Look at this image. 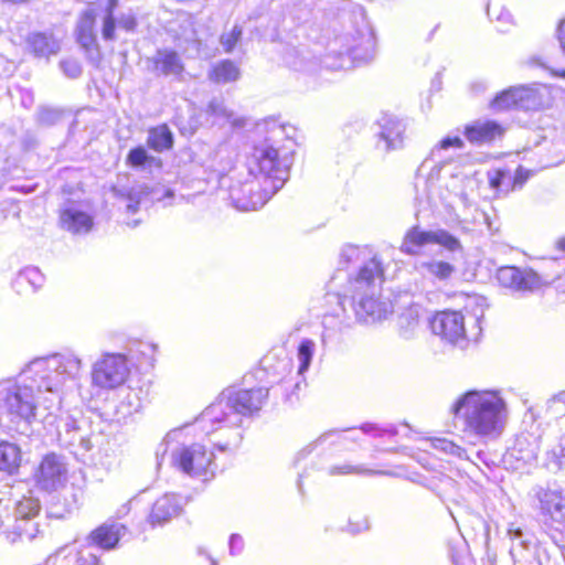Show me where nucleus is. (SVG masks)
Returning a JSON list of instances; mask_svg holds the SVG:
<instances>
[{"mask_svg":"<svg viewBox=\"0 0 565 565\" xmlns=\"http://www.w3.org/2000/svg\"><path fill=\"white\" fill-rule=\"evenodd\" d=\"M153 71L158 75L182 77L185 66L174 50H159L151 60Z\"/></svg>","mask_w":565,"mask_h":565,"instance_id":"obj_19","label":"nucleus"},{"mask_svg":"<svg viewBox=\"0 0 565 565\" xmlns=\"http://www.w3.org/2000/svg\"><path fill=\"white\" fill-rule=\"evenodd\" d=\"M419 330V308L411 307L398 318V333L403 339L414 338Z\"/></svg>","mask_w":565,"mask_h":565,"instance_id":"obj_31","label":"nucleus"},{"mask_svg":"<svg viewBox=\"0 0 565 565\" xmlns=\"http://www.w3.org/2000/svg\"><path fill=\"white\" fill-rule=\"evenodd\" d=\"M241 77L242 71L238 63L231 58L217 61L207 71L209 82L217 86L233 84Z\"/></svg>","mask_w":565,"mask_h":565,"instance_id":"obj_22","label":"nucleus"},{"mask_svg":"<svg viewBox=\"0 0 565 565\" xmlns=\"http://www.w3.org/2000/svg\"><path fill=\"white\" fill-rule=\"evenodd\" d=\"M359 428L365 435H370L374 438L384 436L393 437L397 434V429L394 425L379 426L377 424L365 423L362 424Z\"/></svg>","mask_w":565,"mask_h":565,"instance_id":"obj_38","label":"nucleus"},{"mask_svg":"<svg viewBox=\"0 0 565 565\" xmlns=\"http://www.w3.org/2000/svg\"><path fill=\"white\" fill-rule=\"evenodd\" d=\"M546 416L561 422L565 426V391L552 396L546 403Z\"/></svg>","mask_w":565,"mask_h":565,"instance_id":"obj_34","label":"nucleus"},{"mask_svg":"<svg viewBox=\"0 0 565 565\" xmlns=\"http://www.w3.org/2000/svg\"><path fill=\"white\" fill-rule=\"evenodd\" d=\"M553 74L565 78V71H553Z\"/></svg>","mask_w":565,"mask_h":565,"instance_id":"obj_51","label":"nucleus"},{"mask_svg":"<svg viewBox=\"0 0 565 565\" xmlns=\"http://www.w3.org/2000/svg\"><path fill=\"white\" fill-rule=\"evenodd\" d=\"M77 565H99V557L92 553L87 555L79 554Z\"/></svg>","mask_w":565,"mask_h":565,"instance_id":"obj_45","label":"nucleus"},{"mask_svg":"<svg viewBox=\"0 0 565 565\" xmlns=\"http://www.w3.org/2000/svg\"><path fill=\"white\" fill-rule=\"evenodd\" d=\"M315 351V343L312 340L305 339L299 343L298 358L300 360L298 372L301 374L306 372L311 363Z\"/></svg>","mask_w":565,"mask_h":565,"instance_id":"obj_37","label":"nucleus"},{"mask_svg":"<svg viewBox=\"0 0 565 565\" xmlns=\"http://www.w3.org/2000/svg\"><path fill=\"white\" fill-rule=\"evenodd\" d=\"M22 535V532L19 531V532H9L8 533V537L11 540V541H15L17 539L21 537Z\"/></svg>","mask_w":565,"mask_h":565,"instance_id":"obj_48","label":"nucleus"},{"mask_svg":"<svg viewBox=\"0 0 565 565\" xmlns=\"http://www.w3.org/2000/svg\"><path fill=\"white\" fill-rule=\"evenodd\" d=\"M174 137L168 124L150 127L148 130L147 146L156 152L169 151L173 148Z\"/></svg>","mask_w":565,"mask_h":565,"instance_id":"obj_25","label":"nucleus"},{"mask_svg":"<svg viewBox=\"0 0 565 565\" xmlns=\"http://www.w3.org/2000/svg\"><path fill=\"white\" fill-rule=\"evenodd\" d=\"M513 175L515 177V189L518 190L524 185V183L532 175V172L530 170L524 169L523 167H519L513 172Z\"/></svg>","mask_w":565,"mask_h":565,"instance_id":"obj_43","label":"nucleus"},{"mask_svg":"<svg viewBox=\"0 0 565 565\" xmlns=\"http://www.w3.org/2000/svg\"><path fill=\"white\" fill-rule=\"evenodd\" d=\"M131 510V507H130V502H126L124 505H122V512L124 514H128Z\"/></svg>","mask_w":565,"mask_h":565,"instance_id":"obj_50","label":"nucleus"},{"mask_svg":"<svg viewBox=\"0 0 565 565\" xmlns=\"http://www.w3.org/2000/svg\"><path fill=\"white\" fill-rule=\"evenodd\" d=\"M138 25L137 18L132 14L122 15L118 21V26L126 32H132Z\"/></svg>","mask_w":565,"mask_h":565,"instance_id":"obj_42","label":"nucleus"},{"mask_svg":"<svg viewBox=\"0 0 565 565\" xmlns=\"http://www.w3.org/2000/svg\"><path fill=\"white\" fill-rule=\"evenodd\" d=\"M3 408L10 416L30 419L35 415L36 409L34 390L24 384L14 385L4 396Z\"/></svg>","mask_w":565,"mask_h":565,"instance_id":"obj_11","label":"nucleus"},{"mask_svg":"<svg viewBox=\"0 0 565 565\" xmlns=\"http://www.w3.org/2000/svg\"><path fill=\"white\" fill-rule=\"evenodd\" d=\"M379 132H377V147L385 151L397 150L403 147L405 124L396 116L391 114H382L377 119Z\"/></svg>","mask_w":565,"mask_h":565,"instance_id":"obj_13","label":"nucleus"},{"mask_svg":"<svg viewBox=\"0 0 565 565\" xmlns=\"http://www.w3.org/2000/svg\"><path fill=\"white\" fill-rule=\"evenodd\" d=\"M60 65L64 73L73 78L79 76L82 72L81 65L72 60H63L61 61Z\"/></svg>","mask_w":565,"mask_h":565,"instance_id":"obj_41","label":"nucleus"},{"mask_svg":"<svg viewBox=\"0 0 565 565\" xmlns=\"http://www.w3.org/2000/svg\"><path fill=\"white\" fill-rule=\"evenodd\" d=\"M213 452L204 445H182L171 452V465L175 469L189 475L201 476L207 472L213 463Z\"/></svg>","mask_w":565,"mask_h":565,"instance_id":"obj_6","label":"nucleus"},{"mask_svg":"<svg viewBox=\"0 0 565 565\" xmlns=\"http://www.w3.org/2000/svg\"><path fill=\"white\" fill-rule=\"evenodd\" d=\"M429 161H433V159H426V160L423 162V164H422V167H420V170H423L425 167H427V166H428V163H429Z\"/></svg>","mask_w":565,"mask_h":565,"instance_id":"obj_52","label":"nucleus"},{"mask_svg":"<svg viewBox=\"0 0 565 565\" xmlns=\"http://www.w3.org/2000/svg\"><path fill=\"white\" fill-rule=\"evenodd\" d=\"M556 247L565 252V236L556 241Z\"/></svg>","mask_w":565,"mask_h":565,"instance_id":"obj_49","label":"nucleus"},{"mask_svg":"<svg viewBox=\"0 0 565 565\" xmlns=\"http://www.w3.org/2000/svg\"><path fill=\"white\" fill-rule=\"evenodd\" d=\"M384 269L381 260L373 256L363 266L360 267L358 275L355 276V289L356 285H365L369 288L374 289L376 281H382Z\"/></svg>","mask_w":565,"mask_h":565,"instance_id":"obj_27","label":"nucleus"},{"mask_svg":"<svg viewBox=\"0 0 565 565\" xmlns=\"http://www.w3.org/2000/svg\"><path fill=\"white\" fill-rule=\"evenodd\" d=\"M228 405L225 399V392H223L218 399L210 404L203 412L202 416L211 423H222L227 418L226 408Z\"/></svg>","mask_w":565,"mask_h":565,"instance_id":"obj_33","label":"nucleus"},{"mask_svg":"<svg viewBox=\"0 0 565 565\" xmlns=\"http://www.w3.org/2000/svg\"><path fill=\"white\" fill-rule=\"evenodd\" d=\"M356 41L355 38V65L358 63L367 64L373 61L376 54V39L374 30L367 22L359 31V43Z\"/></svg>","mask_w":565,"mask_h":565,"instance_id":"obj_23","label":"nucleus"},{"mask_svg":"<svg viewBox=\"0 0 565 565\" xmlns=\"http://www.w3.org/2000/svg\"><path fill=\"white\" fill-rule=\"evenodd\" d=\"M127 358L120 353H107L95 363L92 370L94 385L102 388H116L129 377Z\"/></svg>","mask_w":565,"mask_h":565,"instance_id":"obj_5","label":"nucleus"},{"mask_svg":"<svg viewBox=\"0 0 565 565\" xmlns=\"http://www.w3.org/2000/svg\"><path fill=\"white\" fill-rule=\"evenodd\" d=\"M126 164L134 169H161L163 166L162 160L149 154L148 150L143 146H136L128 151L126 156Z\"/></svg>","mask_w":565,"mask_h":565,"instance_id":"obj_28","label":"nucleus"},{"mask_svg":"<svg viewBox=\"0 0 565 565\" xmlns=\"http://www.w3.org/2000/svg\"><path fill=\"white\" fill-rule=\"evenodd\" d=\"M127 531L128 527L124 523L116 521L104 522L89 532L87 540L90 544L102 550L111 551L119 546Z\"/></svg>","mask_w":565,"mask_h":565,"instance_id":"obj_14","label":"nucleus"},{"mask_svg":"<svg viewBox=\"0 0 565 565\" xmlns=\"http://www.w3.org/2000/svg\"><path fill=\"white\" fill-rule=\"evenodd\" d=\"M21 450L20 448L8 441L0 443V471L12 476L17 473L21 466Z\"/></svg>","mask_w":565,"mask_h":565,"instance_id":"obj_26","label":"nucleus"},{"mask_svg":"<svg viewBox=\"0 0 565 565\" xmlns=\"http://www.w3.org/2000/svg\"><path fill=\"white\" fill-rule=\"evenodd\" d=\"M182 512L183 508L179 497L173 493H164L152 503L146 523L151 529L161 527L180 516Z\"/></svg>","mask_w":565,"mask_h":565,"instance_id":"obj_12","label":"nucleus"},{"mask_svg":"<svg viewBox=\"0 0 565 565\" xmlns=\"http://www.w3.org/2000/svg\"><path fill=\"white\" fill-rule=\"evenodd\" d=\"M463 134L469 142L484 145L500 139L504 128L494 120H477L467 125Z\"/></svg>","mask_w":565,"mask_h":565,"instance_id":"obj_17","label":"nucleus"},{"mask_svg":"<svg viewBox=\"0 0 565 565\" xmlns=\"http://www.w3.org/2000/svg\"><path fill=\"white\" fill-rule=\"evenodd\" d=\"M374 296L375 292L372 289L371 296L363 297L360 300L361 310L365 313L366 320L370 319L371 321L382 320L391 311L388 303L379 301Z\"/></svg>","mask_w":565,"mask_h":565,"instance_id":"obj_29","label":"nucleus"},{"mask_svg":"<svg viewBox=\"0 0 565 565\" xmlns=\"http://www.w3.org/2000/svg\"><path fill=\"white\" fill-rule=\"evenodd\" d=\"M110 6H114L116 3V0H109Z\"/></svg>","mask_w":565,"mask_h":565,"instance_id":"obj_53","label":"nucleus"},{"mask_svg":"<svg viewBox=\"0 0 565 565\" xmlns=\"http://www.w3.org/2000/svg\"><path fill=\"white\" fill-rule=\"evenodd\" d=\"M96 12L93 9L83 10L78 14L75 26V39L79 46L85 51H99V44L95 32Z\"/></svg>","mask_w":565,"mask_h":565,"instance_id":"obj_16","label":"nucleus"},{"mask_svg":"<svg viewBox=\"0 0 565 565\" xmlns=\"http://www.w3.org/2000/svg\"><path fill=\"white\" fill-rule=\"evenodd\" d=\"M543 466L554 475L565 469V431L544 452Z\"/></svg>","mask_w":565,"mask_h":565,"instance_id":"obj_24","label":"nucleus"},{"mask_svg":"<svg viewBox=\"0 0 565 565\" xmlns=\"http://www.w3.org/2000/svg\"><path fill=\"white\" fill-rule=\"evenodd\" d=\"M224 392L228 407L244 416H250L260 411L269 397V390L262 386L241 390L231 388Z\"/></svg>","mask_w":565,"mask_h":565,"instance_id":"obj_9","label":"nucleus"},{"mask_svg":"<svg viewBox=\"0 0 565 565\" xmlns=\"http://www.w3.org/2000/svg\"><path fill=\"white\" fill-rule=\"evenodd\" d=\"M430 444L431 447L438 451L454 456L459 459H468L467 451L451 440H448L446 438H435L430 441Z\"/></svg>","mask_w":565,"mask_h":565,"instance_id":"obj_35","label":"nucleus"},{"mask_svg":"<svg viewBox=\"0 0 565 565\" xmlns=\"http://www.w3.org/2000/svg\"><path fill=\"white\" fill-rule=\"evenodd\" d=\"M543 523L555 530L565 525V491L558 486H537L533 489Z\"/></svg>","mask_w":565,"mask_h":565,"instance_id":"obj_4","label":"nucleus"},{"mask_svg":"<svg viewBox=\"0 0 565 565\" xmlns=\"http://www.w3.org/2000/svg\"><path fill=\"white\" fill-rule=\"evenodd\" d=\"M35 487L45 492L63 488L67 481V469L62 457L55 452L44 455L32 475Z\"/></svg>","mask_w":565,"mask_h":565,"instance_id":"obj_7","label":"nucleus"},{"mask_svg":"<svg viewBox=\"0 0 565 565\" xmlns=\"http://www.w3.org/2000/svg\"><path fill=\"white\" fill-rule=\"evenodd\" d=\"M535 92L527 86H516L503 90L491 102L494 110H505L511 107L529 108L534 104Z\"/></svg>","mask_w":565,"mask_h":565,"instance_id":"obj_15","label":"nucleus"},{"mask_svg":"<svg viewBox=\"0 0 565 565\" xmlns=\"http://www.w3.org/2000/svg\"><path fill=\"white\" fill-rule=\"evenodd\" d=\"M447 186L460 198L465 205H468L470 204V194L477 186V181L467 174H456Z\"/></svg>","mask_w":565,"mask_h":565,"instance_id":"obj_32","label":"nucleus"},{"mask_svg":"<svg viewBox=\"0 0 565 565\" xmlns=\"http://www.w3.org/2000/svg\"><path fill=\"white\" fill-rule=\"evenodd\" d=\"M414 267L422 277L437 281H447L456 273L455 265L436 258L419 259Z\"/></svg>","mask_w":565,"mask_h":565,"instance_id":"obj_20","label":"nucleus"},{"mask_svg":"<svg viewBox=\"0 0 565 565\" xmlns=\"http://www.w3.org/2000/svg\"><path fill=\"white\" fill-rule=\"evenodd\" d=\"M490 186L495 191L508 194L515 189V177L509 169H493L488 172Z\"/></svg>","mask_w":565,"mask_h":565,"instance_id":"obj_30","label":"nucleus"},{"mask_svg":"<svg viewBox=\"0 0 565 565\" xmlns=\"http://www.w3.org/2000/svg\"><path fill=\"white\" fill-rule=\"evenodd\" d=\"M428 244H437L450 253L462 252L460 241L444 228L424 231L419 226L411 227L404 235L401 244V252L415 256L419 255L422 248Z\"/></svg>","mask_w":565,"mask_h":565,"instance_id":"obj_3","label":"nucleus"},{"mask_svg":"<svg viewBox=\"0 0 565 565\" xmlns=\"http://www.w3.org/2000/svg\"><path fill=\"white\" fill-rule=\"evenodd\" d=\"M2 2H6V3H11V4H17V6H20V4H26L29 3L31 0H1Z\"/></svg>","mask_w":565,"mask_h":565,"instance_id":"obj_47","label":"nucleus"},{"mask_svg":"<svg viewBox=\"0 0 565 565\" xmlns=\"http://www.w3.org/2000/svg\"><path fill=\"white\" fill-rule=\"evenodd\" d=\"M524 441H525V438H518L515 446L513 448V452L516 451L518 450L516 447L520 446V449H519L520 456L518 458L522 459L524 461H529L534 457V450L530 449V450L523 451L522 445L524 444Z\"/></svg>","mask_w":565,"mask_h":565,"instance_id":"obj_44","label":"nucleus"},{"mask_svg":"<svg viewBox=\"0 0 565 565\" xmlns=\"http://www.w3.org/2000/svg\"><path fill=\"white\" fill-rule=\"evenodd\" d=\"M25 44L29 53L35 57L49 58L56 55L60 50V42L52 33L47 32H33L25 39Z\"/></svg>","mask_w":565,"mask_h":565,"instance_id":"obj_21","label":"nucleus"},{"mask_svg":"<svg viewBox=\"0 0 565 565\" xmlns=\"http://www.w3.org/2000/svg\"><path fill=\"white\" fill-rule=\"evenodd\" d=\"M449 413L461 423V431L475 443L495 441L509 422V407L498 390H468L458 395Z\"/></svg>","mask_w":565,"mask_h":565,"instance_id":"obj_1","label":"nucleus"},{"mask_svg":"<svg viewBox=\"0 0 565 565\" xmlns=\"http://www.w3.org/2000/svg\"><path fill=\"white\" fill-rule=\"evenodd\" d=\"M450 147L462 148L463 141L459 137H446L439 142V146L431 151V157L437 156L440 150Z\"/></svg>","mask_w":565,"mask_h":565,"instance_id":"obj_40","label":"nucleus"},{"mask_svg":"<svg viewBox=\"0 0 565 565\" xmlns=\"http://www.w3.org/2000/svg\"><path fill=\"white\" fill-rule=\"evenodd\" d=\"M508 534L512 540L521 539L523 535V532L520 527L515 526L514 524H510L508 529Z\"/></svg>","mask_w":565,"mask_h":565,"instance_id":"obj_46","label":"nucleus"},{"mask_svg":"<svg viewBox=\"0 0 565 565\" xmlns=\"http://www.w3.org/2000/svg\"><path fill=\"white\" fill-rule=\"evenodd\" d=\"M292 156L291 145L265 139L253 146L246 158V166L249 174L269 181L271 188L276 189L287 179Z\"/></svg>","mask_w":565,"mask_h":565,"instance_id":"obj_2","label":"nucleus"},{"mask_svg":"<svg viewBox=\"0 0 565 565\" xmlns=\"http://www.w3.org/2000/svg\"><path fill=\"white\" fill-rule=\"evenodd\" d=\"M499 284L514 292H534L550 284L548 279L543 278L531 268H520L516 266H503L497 270Z\"/></svg>","mask_w":565,"mask_h":565,"instance_id":"obj_8","label":"nucleus"},{"mask_svg":"<svg viewBox=\"0 0 565 565\" xmlns=\"http://www.w3.org/2000/svg\"><path fill=\"white\" fill-rule=\"evenodd\" d=\"M430 329L434 334L452 344H460L467 338L465 318L460 311L437 312L430 319Z\"/></svg>","mask_w":565,"mask_h":565,"instance_id":"obj_10","label":"nucleus"},{"mask_svg":"<svg viewBox=\"0 0 565 565\" xmlns=\"http://www.w3.org/2000/svg\"><path fill=\"white\" fill-rule=\"evenodd\" d=\"M243 30L239 25H234L231 31L223 33L220 36V43L223 46L225 53H231L234 51L236 45L242 39Z\"/></svg>","mask_w":565,"mask_h":565,"instance_id":"obj_39","label":"nucleus"},{"mask_svg":"<svg viewBox=\"0 0 565 565\" xmlns=\"http://www.w3.org/2000/svg\"><path fill=\"white\" fill-rule=\"evenodd\" d=\"M119 0H116V3L114 6H110L109 0H107V9L106 14L103 18V24H102V35L103 39L106 41H113L116 38V26L117 22L114 17V10L117 8Z\"/></svg>","mask_w":565,"mask_h":565,"instance_id":"obj_36","label":"nucleus"},{"mask_svg":"<svg viewBox=\"0 0 565 565\" xmlns=\"http://www.w3.org/2000/svg\"><path fill=\"white\" fill-rule=\"evenodd\" d=\"M58 225L74 235L87 234L94 226L92 215L84 211L66 207L58 212Z\"/></svg>","mask_w":565,"mask_h":565,"instance_id":"obj_18","label":"nucleus"}]
</instances>
